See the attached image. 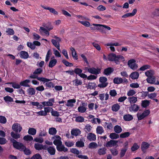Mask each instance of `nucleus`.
Instances as JSON below:
<instances>
[{
    "label": "nucleus",
    "mask_w": 159,
    "mask_h": 159,
    "mask_svg": "<svg viewBox=\"0 0 159 159\" xmlns=\"http://www.w3.org/2000/svg\"><path fill=\"white\" fill-rule=\"evenodd\" d=\"M87 139L90 141H94L96 140V135L92 133H89L88 134Z\"/></svg>",
    "instance_id": "nucleus-22"
},
{
    "label": "nucleus",
    "mask_w": 159,
    "mask_h": 159,
    "mask_svg": "<svg viewBox=\"0 0 159 159\" xmlns=\"http://www.w3.org/2000/svg\"><path fill=\"white\" fill-rule=\"evenodd\" d=\"M6 33L9 35H12L14 34L13 30L11 28H7L6 29Z\"/></svg>",
    "instance_id": "nucleus-51"
},
{
    "label": "nucleus",
    "mask_w": 159,
    "mask_h": 159,
    "mask_svg": "<svg viewBox=\"0 0 159 159\" xmlns=\"http://www.w3.org/2000/svg\"><path fill=\"white\" fill-rule=\"evenodd\" d=\"M121 60L122 61H125V59L124 57L121 55H116V57L113 61H114L117 64H118L119 63V61Z\"/></svg>",
    "instance_id": "nucleus-21"
},
{
    "label": "nucleus",
    "mask_w": 159,
    "mask_h": 159,
    "mask_svg": "<svg viewBox=\"0 0 159 159\" xmlns=\"http://www.w3.org/2000/svg\"><path fill=\"white\" fill-rule=\"evenodd\" d=\"M70 50L71 52L73 58L77 60L78 56L75 49L73 47H71L70 48Z\"/></svg>",
    "instance_id": "nucleus-35"
},
{
    "label": "nucleus",
    "mask_w": 159,
    "mask_h": 159,
    "mask_svg": "<svg viewBox=\"0 0 159 159\" xmlns=\"http://www.w3.org/2000/svg\"><path fill=\"white\" fill-rule=\"evenodd\" d=\"M3 98L6 102H12L13 101V98L9 96H7Z\"/></svg>",
    "instance_id": "nucleus-63"
},
{
    "label": "nucleus",
    "mask_w": 159,
    "mask_h": 159,
    "mask_svg": "<svg viewBox=\"0 0 159 159\" xmlns=\"http://www.w3.org/2000/svg\"><path fill=\"white\" fill-rule=\"evenodd\" d=\"M65 144L67 147H70L74 145V142L70 141H66L65 142Z\"/></svg>",
    "instance_id": "nucleus-57"
},
{
    "label": "nucleus",
    "mask_w": 159,
    "mask_h": 159,
    "mask_svg": "<svg viewBox=\"0 0 159 159\" xmlns=\"http://www.w3.org/2000/svg\"><path fill=\"white\" fill-rule=\"evenodd\" d=\"M107 149L105 148H102L99 149L98 151V154L100 155H104L106 153Z\"/></svg>",
    "instance_id": "nucleus-36"
},
{
    "label": "nucleus",
    "mask_w": 159,
    "mask_h": 159,
    "mask_svg": "<svg viewBox=\"0 0 159 159\" xmlns=\"http://www.w3.org/2000/svg\"><path fill=\"white\" fill-rule=\"evenodd\" d=\"M13 147L19 150L23 151L25 148V146L21 143L17 142L14 139L12 140Z\"/></svg>",
    "instance_id": "nucleus-1"
},
{
    "label": "nucleus",
    "mask_w": 159,
    "mask_h": 159,
    "mask_svg": "<svg viewBox=\"0 0 159 159\" xmlns=\"http://www.w3.org/2000/svg\"><path fill=\"white\" fill-rule=\"evenodd\" d=\"M96 132L98 134H101L104 132V130L103 127L101 126H98L96 128Z\"/></svg>",
    "instance_id": "nucleus-45"
},
{
    "label": "nucleus",
    "mask_w": 159,
    "mask_h": 159,
    "mask_svg": "<svg viewBox=\"0 0 159 159\" xmlns=\"http://www.w3.org/2000/svg\"><path fill=\"white\" fill-rule=\"evenodd\" d=\"M54 102V99L52 98L49 99L48 101H45L42 102L41 104L43 105V106L49 107L53 106Z\"/></svg>",
    "instance_id": "nucleus-13"
},
{
    "label": "nucleus",
    "mask_w": 159,
    "mask_h": 159,
    "mask_svg": "<svg viewBox=\"0 0 159 159\" xmlns=\"http://www.w3.org/2000/svg\"><path fill=\"white\" fill-rule=\"evenodd\" d=\"M20 57L21 58L26 59L28 58V53L25 51H21L20 53Z\"/></svg>",
    "instance_id": "nucleus-27"
},
{
    "label": "nucleus",
    "mask_w": 159,
    "mask_h": 159,
    "mask_svg": "<svg viewBox=\"0 0 159 159\" xmlns=\"http://www.w3.org/2000/svg\"><path fill=\"white\" fill-rule=\"evenodd\" d=\"M101 72L100 69L99 68H96L94 67H91L89 69V73H90L97 75L99 74Z\"/></svg>",
    "instance_id": "nucleus-16"
},
{
    "label": "nucleus",
    "mask_w": 159,
    "mask_h": 159,
    "mask_svg": "<svg viewBox=\"0 0 159 159\" xmlns=\"http://www.w3.org/2000/svg\"><path fill=\"white\" fill-rule=\"evenodd\" d=\"M23 139L26 141H31L33 140V138L31 135H27L24 137Z\"/></svg>",
    "instance_id": "nucleus-56"
},
{
    "label": "nucleus",
    "mask_w": 159,
    "mask_h": 159,
    "mask_svg": "<svg viewBox=\"0 0 159 159\" xmlns=\"http://www.w3.org/2000/svg\"><path fill=\"white\" fill-rule=\"evenodd\" d=\"M11 135L12 138L15 139H17L20 137V134L13 132L11 133Z\"/></svg>",
    "instance_id": "nucleus-62"
},
{
    "label": "nucleus",
    "mask_w": 159,
    "mask_h": 159,
    "mask_svg": "<svg viewBox=\"0 0 159 159\" xmlns=\"http://www.w3.org/2000/svg\"><path fill=\"white\" fill-rule=\"evenodd\" d=\"M139 108V105L134 104L131 105L130 107H129V110L130 112L133 111L136 112L138 111Z\"/></svg>",
    "instance_id": "nucleus-14"
},
{
    "label": "nucleus",
    "mask_w": 159,
    "mask_h": 159,
    "mask_svg": "<svg viewBox=\"0 0 159 159\" xmlns=\"http://www.w3.org/2000/svg\"><path fill=\"white\" fill-rule=\"evenodd\" d=\"M150 103V101L148 100H143L142 101L141 105L143 107L145 108L149 106Z\"/></svg>",
    "instance_id": "nucleus-38"
},
{
    "label": "nucleus",
    "mask_w": 159,
    "mask_h": 159,
    "mask_svg": "<svg viewBox=\"0 0 159 159\" xmlns=\"http://www.w3.org/2000/svg\"><path fill=\"white\" fill-rule=\"evenodd\" d=\"M49 153L51 155H54L55 154L56 150L55 148L52 147H49L47 149Z\"/></svg>",
    "instance_id": "nucleus-32"
},
{
    "label": "nucleus",
    "mask_w": 159,
    "mask_h": 159,
    "mask_svg": "<svg viewBox=\"0 0 159 159\" xmlns=\"http://www.w3.org/2000/svg\"><path fill=\"white\" fill-rule=\"evenodd\" d=\"M56 148L57 150L59 152H66L68 150V149L65 147L63 145H62V144L57 145L56 147Z\"/></svg>",
    "instance_id": "nucleus-18"
},
{
    "label": "nucleus",
    "mask_w": 159,
    "mask_h": 159,
    "mask_svg": "<svg viewBox=\"0 0 159 159\" xmlns=\"http://www.w3.org/2000/svg\"><path fill=\"white\" fill-rule=\"evenodd\" d=\"M114 71L113 68L108 67L105 69L104 70V74L106 75H109Z\"/></svg>",
    "instance_id": "nucleus-33"
},
{
    "label": "nucleus",
    "mask_w": 159,
    "mask_h": 159,
    "mask_svg": "<svg viewBox=\"0 0 159 159\" xmlns=\"http://www.w3.org/2000/svg\"><path fill=\"white\" fill-rule=\"evenodd\" d=\"M42 71V69L39 68L35 70L33 74H31L30 76V78L31 79H37L38 80V75H40Z\"/></svg>",
    "instance_id": "nucleus-6"
},
{
    "label": "nucleus",
    "mask_w": 159,
    "mask_h": 159,
    "mask_svg": "<svg viewBox=\"0 0 159 159\" xmlns=\"http://www.w3.org/2000/svg\"><path fill=\"white\" fill-rule=\"evenodd\" d=\"M73 82L74 85L77 86L79 85H81L82 83V82L81 80H79L77 79H76L74 80Z\"/></svg>",
    "instance_id": "nucleus-47"
},
{
    "label": "nucleus",
    "mask_w": 159,
    "mask_h": 159,
    "mask_svg": "<svg viewBox=\"0 0 159 159\" xmlns=\"http://www.w3.org/2000/svg\"><path fill=\"white\" fill-rule=\"evenodd\" d=\"M52 139L54 140L53 143L56 146L57 145L62 144L61 141V139L59 135H56L53 136L52 138Z\"/></svg>",
    "instance_id": "nucleus-9"
},
{
    "label": "nucleus",
    "mask_w": 159,
    "mask_h": 159,
    "mask_svg": "<svg viewBox=\"0 0 159 159\" xmlns=\"http://www.w3.org/2000/svg\"><path fill=\"white\" fill-rule=\"evenodd\" d=\"M48 132L50 134L54 135L57 133V130L55 128L52 127L49 129Z\"/></svg>",
    "instance_id": "nucleus-41"
},
{
    "label": "nucleus",
    "mask_w": 159,
    "mask_h": 159,
    "mask_svg": "<svg viewBox=\"0 0 159 159\" xmlns=\"http://www.w3.org/2000/svg\"><path fill=\"white\" fill-rule=\"evenodd\" d=\"M114 130L116 133L119 134L122 131V129L120 126L116 125L114 127Z\"/></svg>",
    "instance_id": "nucleus-31"
},
{
    "label": "nucleus",
    "mask_w": 159,
    "mask_h": 159,
    "mask_svg": "<svg viewBox=\"0 0 159 159\" xmlns=\"http://www.w3.org/2000/svg\"><path fill=\"white\" fill-rule=\"evenodd\" d=\"M98 146V144L96 143L91 142L89 144L88 147L90 149H93L96 148Z\"/></svg>",
    "instance_id": "nucleus-46"
},
{
    "label": "nucleus",
    "mask_w": 159,
    "mask_h": 159,
    "mask_svg": "<svg viewBox=\"0 0 159 159\" xmlns=\"http://www.w3.org/2000/svg\"><path fill=\"white\" fill-rule=\"evenodd\" d=\"M41 7L44 9L49 10L51 13H53L54 15H57L58 14L57 11H56V10L53 8L43 5H41Z\"/></svg>",
    "instance_id": "nucleus-15"
},
{
    "label": "nucleus",
    "mask_w": 159,
    "mask_h": 159,
    "mask_svg": "<svg viewBox=\"0 0 159 159\" xmlns=\"http://www.w3.org/2000/svg\"><path fill=\"white\" fill-rule=\"evenodd\" d=\"M154 71L152 70H149L145 72V75L148 77H151L154 74Z\"/></svg>",
    "instance_id": "nucleus-43"
},
{
    "label": "nucleus",
    "mask_w": 159,
    "mask_h": 159,
    "mask_svg": "<svg viewBox=\"0 0 159 159\" xmlns=\"http://www.w3.org/2000/svg\"><path fill=\"white\" fill-rule=\"evenodd\" d=\"M146 80L148 83L151 84H159V81L158 80H156L155 77L153 76L151 77L148 78L146 79Z\"/></svg>",
    "instance_id": "nucleus-11"
},
{
    "label": "nucleus",
    "mask_w": 159,
    "mask_h": 159,
    "mask_svg": "<svg viewBox=\"0 0 159 159\" xmlns=\"http://www.w3.org/2000/svg\"><path fill=\"white\" fill-rule=\"evenodd\" d=\"M149 144L147 143H143L142 145V150L144 152L147 149L149 146Z\"/></svg>",
    "instance_id": "nucleus-42"
},
{
    "label": "nucleus",
    "mask_w": 159,
    "mask_h": 159,
    "mask_svg": "<svg viewBox=\"0 0 159 159\" xmlns=\"http://www.w3.org/2000/svg\"><path fill=\"white\" fill-rule=\"evenodd\" d=\"M130 134L129 132H126L121 134L120 135V137L121 138H125L129 137Z\"/></svg>",
    "instance_id": "nucleus-60"
},
{
    "label": "nucleus",
    "mask_w": 159,
    "mask_h": 159,
    "mask_svg": "<svg viewBox=\"0 0 159 159\" xmlns=\"http://www.w3.org/2000/svg\"><path fill=\"white\" fill-rule=\"evenodd\" d=\"M84 119L82 116H78L75 117V121L78 122H82L84 121Z\"/></svg>",
    "instance_id": "nucleus-49"
},
{
    "label": "nucleus",
    "mask_w": 159,
    "mask_h": 159,
    "mask_svg": "<svg viewBox=\"0 0 159 159\" xmlns=\"http://www.w3.org/2000/svg\"><path fill=\"white\" fill-rule=\"evenodd\" d=\"M42 157L39 154H36L33 156L31 159H42Z\"/></svg>",
    "instance_id": "nucleus-64"
},
{
    "label": "nucleus",
    "mask_w": 159,
    "mask_h": 159,
    "mask_svg": "<svg viewBox=\"0 0 159 159\" xmlns=\"http://www.w3.org/2000/svg\"><path fill=\"white\" fill-rule=\"evenodd\" d=\"M81 131L80 130L78 129H73L71 131V133L72 135L75 136H77L80 134Z\"/></svg>",
    "instance_id": "nucleus-23"
},
{
    "label": "nucleus",
    "mask_w": 159,
    "mask_h": 159,
    "mask_svg": "<svg viewBox=\"0 0 159 159\" xmlns=\"http://www.w3.org/2000/svg\"><path fill=\"white\" fill-rule=\"evenodd\" d=\"M120 45H121V44L117 42L114 43L110 42L107 43L105 44V46L107 47V49L110 48L111 51L113 52H114L115 51V48L114 47V46H117Z\"/></svg>",
    "instance_id": "nucleus-5"
},
{
    "label": "nucleus",
    "mask_w": 159,
    "mask_h": 159,
    "mask_svg": "<svg viewBox=\"0 0 159 159\" xmlns=\"http://www.w3.org/2000/svg\"><path fill=\"white\" fill-rule=\"evenodd\" d=\"M53 38H54L55 39H52L51 42L60 51V44L59 43L61 41V39L59 37L56 36L53 37Z\"/></svg>",
    "instance_id": "nucleus-3"
},
{
    "label": "nucleus",
    "mask_w": 159,
    "mask_h": 159,
    "mask_svg": "<svg viewBox=\"0 0 159 159\" xmlns=\"http://www.w3.org/2000/svg\"><path fill=\"white\" fill-rule=\"evenodd\" d=\"M13 130L16 132H20L22 130V127L18 124H14L12 126Z\"/></svg>",
    "instance_id": "nucleus-20"
},
{
    "label": "nucleus",
    "mask_w": 159,
    "mask_h": 159,
    "mask_svg": "<svg viewBox=\"0 0 159 159\" xmlns=\"http://www.w3.org/2000/svg\"><path fill=\"white\" fill-rule=\"evenodd\" d=\"M92 25L96 27V30H99L100 32L102 33H104V31L103 29V28L109 30H110L111 29V28L110 27L104 25L99 24H93Z\"/></svg>",
    "instance_id": "nucleus-2"
},
{
    "label": "nucleus",
    "mask_w": 159,
    "mask_h": 159,
    "mask_svg": "<svg viewBox=\"0 0 159 159\" xmlns=\"http://www.w3.org/2000/svg\"><path fill=\"white\" fill-rule=\"evenodd\" d=\"M52 52L51 50H49L46 55L45 61L48 62L49 59V58L52 55Z\"/></svg>",
    "instance_id": "nucleus-52"
},
{
    "label": "nucleus",
    "mask_w": 159,
    "mask_h": 159,
    "mask_svg": "<svg viewBox=\"0 0 159 159\" xmlns=\"http://www.w3.org/2000/svg\"><path fill=\"white\" fill-rule=\"evenodd\" d=\"M150 113V111L149 110H146L143 111L142 114L138 113L137 115L138 120H141L144 118L148 116Z\"/></svg>",
    "instance_id": "nucleus-7"
},
{
    "label": "nucleus",
    "mask_w": 159,
    "mask_h": 159,
    "mask_svg": "<svg viewBox=\"0 0 159 159\" xmlns=\"http://www.w3.org/2000/svg\"><path fill=\"white\" fill-rule=\"evenodd\" d=\"M39 30L41 33H43L47 36H48L49 35V33L48 31L45 28L43 27H41Z\"/></svg>",
    "instance_id": "nucleus-50"
},
{
    "label": "nucleus",
    "mask_w": 159,
    "mask_h": 159,
    "mask_svg": "<svg viewBox=\"0 0 159 159\" xmlns=\"http://www.w3.org/2000/svg\"><path fill=\"white\" fill-rule=\"evenodd\" d=\"M57 63V60L55 58H51L49 61L48 66L49 67L52 68L55 66Z\"/></svg>",
    "instance_id": "nucleus-24"
},
{
    "label": "nucleus",
    "mask_w": 159,
    "mask_h": 159,
    "mask_svg": "<svg viewBox=\"0 0 159 159\" xmlns=\"http://www.w3.org/2000/svg\"><path fill=\"white\" fill-rule=\"evenodd\" d=\"M120 108V106L118 103H116L112 106L111 110L113 111L116 112L118 111Z\"/></svg>",
    "instance_id": "nucleus-34"
},
{
    "label": "nucleus",
    "mask_w": 159,
    "mask_h": 159,
    "mask_svg": "<svg viewBox=\"0 0 159 159\" xmlns=\"http://www.w3.org/2000/svg\"><path fill=\"white\" fill-rule=\"evenodd\" d=\"M87 103L85 102H82V105L78 108V110L79 112L81 113H84L86 112L87 110L86 107Z\"/></svg>",
    "instance_id": "nucleus-12"
},
{
    "label": "nucleus",
    "mask_w": 159,
    "mask_h": 159,
    "mask_svg": "<svg viewBox=\"0 0 159 159\" xmlns=\"http://www.w3.org/2000/svg\"><path fill=\"white\" fill-rule=\"evenodd\" d=\"M130 76L132 79H136L138 78L139 76V74L137 72H134L132 73Z\"/></svg>",
    "instance_id": "nucleus-40"
},
{
    "label": "nucleus",
    "mask_w": 159,
    "mask_h": 159,
    "mask_svg": "<svg viewBox=\"0 0 159 159\" xmlns=\"http://www.w3.org/2000/svg\"><path fill=\"white\" fill-rule=\"evenodd\" d=\"M27 92L30 95H34L35 93L34 89L32 88H30L27 89Z\"/></svg>",
    "instance_id": "nucleus-54"
},
{
    "label": "nucleus",
    "mask_w": 159,
    "mask_h": 159,
    "mask_svg": "<svg viewBox=\"0 0 159 159\" xmlns=\"http://www.w3.org/2000/svg\"><path fill=\"white\" fill-rule=\"evenodd\" d=\"M79 22L85 26L86 27H89L90 25V23L88 21H78Z\"/></svg>",
    "instance_id": "nucleus-61"
},
{
    "label": "nucleus",
    "mask_w": 159,
    "mask_h": 159,
    "mask_svg": "<svg viewBox=\"0 0 159 159\" xmlns=\"http://www.w3.org/2000/svg\"><path fill=\"white\" fill-rule=\"evenodd\" d=\"M96 87V84L93 83H90L88 84L87 86L88 89H92Z\"/></svg>",
    "instance_id": "nucleus-59"
},
{
    "label": "nucleus",
    "mask_w": 159,
    "mask_h": 159,
    "mask_svg": "<svg viewBox=\"0 0 159 159\" xmlns=\"http://www.w3.org/2000/svg\"><path fill=\"white\" fill-rule=\"evenodd\" d=\"M123 80L122 78L119 77L115 78L113 80V82L115 84H118L122 83Z\"/></svg>",
    "instance_id": "nucleus-37"
},
{
    "label": "nucleus",
    "mask_w": 159,
    "mask_h": 159,
    "mask_svg": "<svg viewBox=\"0 0 159 159\" xmlns=\"http://www.w3.org/2000/svg\"><path fill=\"white\" fill-rule=\"evenodd\" d=\"M136 93V91L133 89L129 90L127 93V95L129 96H132Z\"/></svg>",
    "instance_id": "nucleus-58"
},
{
    "label": "nucleus",
    "mask_w": 159,
    "mask_h": 159,
    "mask_svg": "<svg viewBox=\"0 0 159 159\" xmlns=\"http://www.w3.org/2000/svg\"><path fill=\"white\" fill-rule=\"evenodd\" d=\"M116 55L114 53H111L108 55V59L109 61H113L116 57Z\"/></svg>",
    "instance_id": "nucleus-55"
},
{
    "label": "nucleus",
    "mask_w": 159,
    "mask_h": 159,
    "mask_svg": "<svg viewBox=\"0 0 159 159\" xmlns=\"http://www.w3.org/2000/svg\"><path fill=\"white\" fill-rule=\"evenodd\" d=\"M109 137L111 139H116L119 138V135L116 133H113L110 134Z\"/></svg>",
    "instance_id": "nucleus-44"
},
{
    "label": "nucleus",
    "mask_w": 159,
    "mask_h": 159,
    "mask_svg": "<svg viewBox=\"0 0 159 159\" xmlns=\"http://www.w3.org/2000/svg\"><path fill=\"white\" fill-rule=\"evenodd\" d=\"M28 133L31 135H34L36 133V129L34 128H30L28 131Z\"/></svg>",
    "instance_id": "nucleus-48"
},
{
    "label": "nucleus",
    "mask_w": 159,
    "mask_h": 159,
    "mask_svg": "<svg viewBox=\"0 0 159 159\" xmlns=\"http://www.w3.org/2000/svg\"><path fill=\"white\" fill-rule=\"evenodd\" d=\"M123 119L125 121H130L133 119V117L131 115L129 114H126L124 116Z\"/></svg>",
    "instance_id": "nucleus-30"
},
{
    "label": "nucleus",
    "mask_w": 159,
    "mask_h": 159,
    "mask_svg": "<svg viewBox=\"0 0 159 159\" xmlns=\"http://www.w3.org/2000/svg\"><path fill=\"white\" fill-rule=\"evenodd\" d=\"M128 65L132 69L134 70L138 68L137 65L136 63V61L134 59L129 60L128 61Z\"/></svg>",
    "instance_id": "nucleus-10"
},
{
    "label": "nucleus",
    "mask_w": 159,
    "mask_h": 159,
    "mask_svg": "<svg viewBox=\"0 0 159 159\" xmlns=\"http://www.w3.org/2000/svg\"><path fill=\"white\" fill-rule=\"evenodd\" d=\"M99 97L101 101L104 100V97H105V100H107L109 98V96L107 93H102L100 94Z\"/></svg>",
    "instance_id": "nucleus-28"
},
{
    "label": "nucleus",
    "mask_w": 159,
    "mask_h": 159,
    "mask_svg": "<svg viewBox=\"0 0 159 159\" xmlns=\"http://www.w3.org/2000/svg\"><path fill=\"white\" fill-rule=\"evenodd\" d=\"M84 143L82 141H78L76 143V146L77 147H83L84 146Z\"/></svg>",
    "instance_id": "nucleus-53"
},
{
    "label": "nucleus",
    "mask_w": 159,
    "mask_h": 159,
    "mask_svg": "<svg viewBox=\"0 0 159 159\" xmlns=\"http://www.w3.org/2000/svg\"><path fill=\"white\" fill-rule=\"evenodd\" d=\"M34 148L38 150L42 149L46 150L47 149V146L46 145L43 146L42 144L38 143L35 144Z\"/></svg>",
    "instance_id": "nucleus-19"
},
{
    "label": "nucleus",
    "mask_w": 159,
    "mask_h": 159,
    "mask_svg": "<svg viewBox=\"0 0 159 159\" xmlns=\"http://www.w3.org/2000/svg\"><path fill=\"white\" fill-rule=\"evenodd\" d=\"M117 143V141L111 140L108 142L106 143L105 146L107 147H111L116 146Z\"/></svg>",
    "instance_id": "nucleus-17"
},
{
    "label": "nucleus",
    "mask_w": 159,
    "mask_h": 159,
    "mask_svg": "<svg viewBox=\"0 0 159 159\" xmlns=\"http://www.w3.org/2000/svg\"><path fill=\"white\" fill-rule=\"evenodd\" d=\"M107 80V78L105 77H101L99 78V81L101 83L98 85V86L100 88H104L108 85V83H106Z\"/></svg>",
    "instance_id": "nucleus-8"
},
{
    "label": "nucleus",
    "mask_w": 159,
    "mask_h": 159,
    "mask_svg": "<svg viewBox=\"0 0 159 159\" xmlns=\"http://www.w3.org/2000/svg\"><path fill=\"white\" fill-rule=\"evenodd\" d=\"M70 152L77 155L76 157L80 158L83 159H88V157L86 156L78 155L81 152H80L75 148H71L70 150Z\"/></svg>",
    "instance_id": "nucleus-4"
},
{
    "label": "nucleus",
    "mask_w": 159,
    "mask_h": 159,
    "mask_svg": "<svg viewBox=\"0 0 159 159\" xmlns=\"http://www.w3.org/2000/svg\"><path fill=\"white\" fill-rule=\"evenodd\" d=\"M128 100L131 104H135L138 101L137 97L135 96L128 97Z\"/></svg>",
    "instance_id": "nucleus-26"
},
{
    "label": "nucleus",
    "mask_w": 159,
    "mask_h": 159,
    "mask_svg": "<svg viewBox=\"0 0 159 159\" xmlns=\"http://www.w3.org/2000/svg\"><path fill=\"white\" fill-rule=\"evenodd\" d=\"M38 80L40 82H43L44 84L49 82L51 80L46 78L45 77H39L38 78Z\"/></svg>",
    "instance_id": "nucleus-39"
},
{
    "label": "nucleus",
    "mask_w": 159,
    "mask_h": 159,
    "mask_svg": "<svg viewBox=\"0 0 159 159\" xmlns=\"http://www.w3.org/2000/svg\"><path fill=\"white\" fill-rule=\"evenodd\" d=\"M30 82V80H25L21 82L20 84L22 86L26 87H30V86L28 84Z\"/></svg>",
    "instance_id": "nucleus-29"
},
{
    "label": "nucleus",
    "mask_w": 159,
    "mask_h": 159,
    "mask_svg": "<svg viewBox=\"0 0 159 159\" xmlns=\"http://www.w3.org/2000/svg\"><path fill=\"white\" fill-rule=\"evenodd\" d=\"M76 102V100L75 99H71L67 101V103L66 105L68 107H73L74 106V104Z\"/></svg>",
    "instance_id": "nucleus-25"
}]
</instances>
